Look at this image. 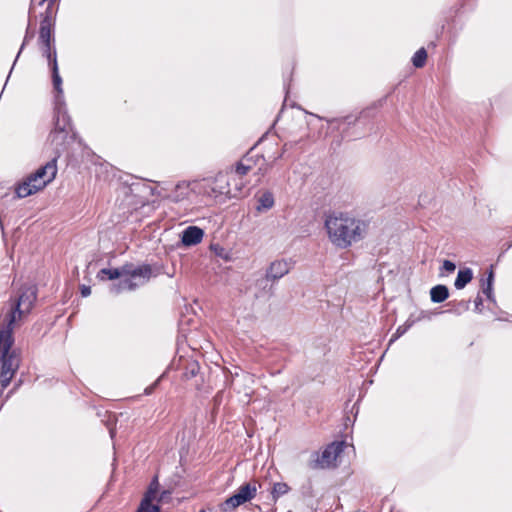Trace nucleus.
I'll return each mask as SVG.
<instances>
[{
  "label": "nucleus",
  "mask_w": 512,
  "mask_h": 512,
  "mask_svg": "<svg viewBox=\"0 0 512 512\" xmlns=\"http://www.w3.org/2000/svg\"><path fill=\"white\" fill-rule=\"evenodd\" d=\"M275 204L274 195L271 191H263L257 198L256 210L260 213L270 210Z\"/></svg>",
  "instance_id": "obj_15"
},
{
  "label": "nucleus",
  "mask_w": 512,
  "mask_h": 512,
  "mask_svg": "<svg viewBox=\"0 0 512 512\" xmlns=\"http://www.w3.org/2000/svg\"><path fill=\"white\" fill-rule=\"evenodd\" d=\"M367 111H362L359 116H353V115H347L344 117H337V118H323L318 115H315V117L325 120L328 124H330L334 129L340 131L342 128V137L345 138L348 135L345 134V129L349 128L350 126L355 125L362 117L366 115ZM314 116V114H312Z\"/></svg>",
  "instance_id": "obj_9"
},
{
  "label": "nucleus",
  "mask_w": 512,
  "mask_h": 512,
  "mask_svg": "<svg viewBox=\"0 0 512 512\" xmlns=\"http://www.w3.org/2000/svg\"><path fill=\"white\" fill-rule=\"evenodd\" d=\"M470 301H461L458 303V306L461 307L463 310L469 309Z\"/></svg>",
  "instance_id": "obj_49"
},
{
  "label": "nucleus",
  "mask_w": 512,
  "mask_h": 512,
  "mask_svg": "<svg viewBox=\"0 0 512 512\" xmlns=\"http://www.w3.org/2000/svg\"><path fill=\"white\" fill-rule=\"evenodd\" d=\"M205 232L202 228L190 225L180 234V242L184 247L196 246L202 242Z\"/></svg>",
  "instance_id": "obj_10"
},
{
  "label": "nucleus",
  "mask_w": 512,
  "mask_h": 512,
  "mask_svg": "<svg viewBox=\"0 0 512 512\" xmlns=\"http://www.w3.org/2000/svg\"><path fill=\"white\" fill-rule=\"evenodd\" d=\"M289 491V486L286 483L278 482L273 485L272 495L274 499L286 494Z\"/></svg>",
  "instance_id": "obj_29"
},
{
  "label": "nucleus",
  "mask_w": 512,
  "mask_h": 512,
  "mask_svg": "<svg viewBox=\"0 0 512 512\" xmlns=\"http://www.w3.org/2000/svg\"><path fill=\"white\" fill-rule=\"evenodd\" d=\"M229 373H230V376H229V377H228V376H226V381H225V382H226L227 384H232V382H233L234 378H235L236 376H238V372H235L234 374H233L232 372H229Z\"/></svg>",
  "instance_id": "obj_48"
},
{
  "label": "nucleus",
  "mask_w": 512,
  "mask_h": 512,
  "mask_svg": "<svg viewBox=\"0 0 512 512\" xmlns=\"http://www.w3.org/2000/svg\"><path fill=\"white\" fill-rule=\"evenodd\" d=\"M486 278H482L481 279V284L482 285H490V286H493L494 285V279H495V274H494V265H490L487 273H486Z\"/></svg>",
  "instance_id": "obj_33"
},
{
  "label": "nucleus",
  "mask_w": 512,
  "mask_h": 512,
  "mask_svg": "<svg viewBox=\"0 0 512 512\" xmlns=\"http://www.w3.org/2000/svg\"><path fill=\"white\" fill-rule=\"evenodd\" d=\"M67 110L63 90L54 94V113H64Z\"/></svg>",
  "instance_id": "obj_24"
},
{
  "label": "nucleus",
  "mask_w": 512,
  "mask_h": 512,
  "mask_svg": "<svg viewBox=\"0 0 512 512\" xmlns=\"http://www.w3.org/2000/svg\"><path fill=\"white\" fill-rule=\"evenodd\" d=\"M228 398V394L225 390H220L216 393L212 400V407H211V414L212 416H216L217 414L221 413V406L223 405L225 407L226 400Z\"/></svg>",
  "instance_id": "obj_21"
},
{
  "label": "nucleus",
  "mask_w": 512,
  "mask_h": 512,
  "mask_svg": "<svg viewBox=\"0 0 512 512\" xmlns=\"http://www.w3.org/2000/svg\"><path fill=\"white\" fill-rule=\"evenodd\" d=\"M284 147H286V145H285ZM285 150H286V149H285V148H283L282 152H280V154H278V155L275 157V160H278V159L282 158V157H283V155H284Z\"/></svg>",
  "instance_id": "obj_50"
},
{
  "label": "nucleus",
  "mask_w": 512,
  "mask_h": 512,
  "mask_svg": "<svg viewBox=\"0 0 512 512\" xmlns=\"http://www.w3.org/2000/svg\"><path fill=\"white\" fill-rule=\"evenodd\" d=\"M291 266L292 262L286 259L275 260L270 263L265 274L275 283L289 273Z\"/></svg>",
  "instance_id": "obj_11"
},
{
  "label": "nucleus",
  "mask_w": 512,
  "mask_h": 512,
  "mask_svg": "<svg viewBox=\"0 0 512 512\" xmlns=\"http://www.w3.org/2000/svg\"><path fill=\"white\" fill-rule=\"evenodd\" d=\"M52 5H53L52 2H50L48 4L45 12L42 15V19L41 20L49 19L50 24H55V21H54V11H53Z\"/></svg>",
  "instance_id": "obj_35"
},
{
  "label": "nucleus",
  "mask_w": 512,
  "mask_h": 512,
  "mask_svg": "<svg viewBox=\"0 0 512 512\" xmlns=\"http://www.w3.org/2000/svg\"><path fill=\"white\" fill-rule=\"evenodd\" d=\"M109 416H122V413H119V414H110Z\"/></svg>",
  "instance_id": "obj_52"
},
{
  "label": "nucleus",
  "mask_w": 512,
  "mask_h": 512,
  "mask_svg": "<svg viewBox=\"0 0 512 512\" xmlns=\"http://www.w3.org/2000/svg\"><path fill=\"white\" fill-rule=\"evenodd\" d=\"M32 174L39 180L49 179V183L52 182L57 174V156L40 166Z\"/></svg>",
  "instance_id": "obj_13"
},
{
  "label": "nucleus",
  "mask_w": 512,
  "mask_h": 512,
  "mask_svg": "<svg viewBox=\"0 0 512 512\" xmlns=\"http://www.w3.org/2000/svg\"><path fill=\"white\" fill-rule=\"evenodd\" d=\"M105 425H106V426H107V428L109 429V433H110L111 438H113V437H114V434H115V429H114V427H113V425H114V421H110V420H109V421H107V422L105 423Z\"/></svg>",
  "instance_id": "obj_46"
},
{
  "label": "nucleus",
  "mask_w": 512,
  "mask_h": 512,
  "mask_svg": "<svg viewBox=\"0 0 512 512\" xmlns=\"http://www.w3.org/2000/svg\"><path fill=\"white\" fill-rule=\"evenodd\" d=\"M192 194L190 183H178L174 189L168 194L167 199L174 203H180L188 200Z\"/></svg>",
  "instance_id": "obj_14"
},
{
  "label": "nucleus",
  "mask_w": 512,
  "mask_h": 512,
  "mask_svg": "<svg viewBox=\"0 0 512 512\" xmlns=\"http://www.w3.org/2000/svg\"><path fill=\"white\" fill-rule=\"evenodd\" d=\"M264 137H265V135H263L261 138H259L258 143L261 142L264 139Z\"/></svg>",
  "instance_id": "obj_53"
},
{
  "label": "nucleus",
  "mask_w": 512,
  "mask_h": 512,
  "mask_svg": "<svg viewBox=\"0 0 512 512\" xmlns=\"http://www.w3.org/2000/svg\"><path fill=\"white\" fill-rule=\"evenodd\" d=\"M291 80H292V73H290L289 76H284V89L286 91V94H288Z\"/></svg>",
  "instance_id": "obj_45"
},
{
  "label": "nucleus",
  "mask_w": 512,
  "mask_h": 512,
  "mask_svg": "<svg viewBox=\"0 0 512 512\" xmlns=\"http://www.w3.org/2000/svg\"><path fill=\"white\" fill-rule=\"evenodd\" d=\"M427 61V51L424 47H421L418 49L413 57H412V64L415 68H422Z\"/></svg>",
  "instance_id": "obj_23"
},
{
  "label": "nucleus",
  "mask_w": 512,
  "mask_h": 512,
  "mask_svg": "<svg viewBox=\"0 0 512 512\" xmlns=\"http://www.w3.org/2000/svg\"><path fill=\"white\" fill-rule=\"evenodd\" d=\"M248 289L253 292V296L256 299H269L274 294V283L265 273H255L253 275V283L250 284Z\"/></svg>",
  "instance_id": "obj_6"
},
{
  "label": "nucleus",
  "mask_w": 512,
  "mask_h": 512,
  "mask_svg": "<svg viewBox=\"0 0 512 512\" xmlns=\"http://www.w3.org/2000/svg\"><path fill=\"white\" fill-rule=\"evenodd\" d=\"M137 512H160V506L153 503H140Z\"/></svg>",
  "instance_id": "obj_31"
},
{
  "label": "nucleus",
  "mask_w": 512,
  "mask_h": 512,
  "mask_svg": "<svg viewBox=\"0 0 512 512\" xmlns=\"http://www.w3.org/2000/svg\"><path fill=\"white\" fill-rule=\"evenodd\" d=\"M210 250L214 253L215 256L222 258L225 261L231 260L230 252L218 243H212L210 245Z\"/></svg>",
  "instance_id": "obj_26"
},
{
  "label": "nucleus",
  "mask_w": 512,
  "mask_h": 512,
  "mask_svg": "<svg viewBox=\"0 0 512 512\" xmlns=\"http://www.w3.org/2000/svg\"><path fill=\"white\" fill-rule=\"evenodd\" d=\"M474 304H475V311L478 312V313H481L482 312V307H483V299L480 295H478L474 301Z\"/></svg>",
  "instance_id": "obj_41"
},
{
  "label": "nucleus",
  "mask_w": 512,
  "mask_h": 512,
  "mask_svg": "<svg viewBox=\"0 0 512 512\" xmlns=\"http://www.w3.org/2000/svg\"><path fill=\"white\" fill-rule=\"evenodd\" d=\"M256 162L253 161V157L249 156V153H247L242 160L238 161L235 164V172L239 176H245L248 174V172L253 168V165Z\"/></svg>",
  "instance_id": "obj_20"
},
{
  "label": "nucleus",
  "mask_w": 512,
  "mask_h": 512,
  "mask_svg": "<svg viewBox=\"0 0 512 512\" xmlns=\"http://www.w3.org/2000/svg\"><path fill=\"white\" fill-rule=\"evenodd\" d=\"M449 297V289L444 284H437L430 289V299L433 303H442Z\"/></svg>",
  "instance_id": "obj_19"
},
{
  "label": "nucleus",
  "mask_w": 512,
  "mask_h": 512,
  "mask_svg": "<svg viewBox=\"0 0 512 512\" xmlns=\"http://www.w3.org/2000/svg\"><path fill=\"white\" fill-rule=\"evenodd\" d=\"M41 45L42 55L49 56L52 53H57L54 43H39Z\"/></svg>",
  "instance_id": "obj_34"
},
{
  "label": "nucleus",
  "mask_w": 512,
  "mask_h": 512,
  "mask_svg": "<svg viewBox=\"0 0 512 512\" xmlns=\"http://www.w3.org/2000/svg\"><path fill=\"white\" fill-rule=\"evenodd\" d=\"M118 283H113L110 285V292L112 294L118 295L123 291H134L140 285L144 284L147 280L139 279V278H131L130 276L122 277Z\"/></svg>",
  "instance_id": "obj_12"
},
{
  "label": "nucleus",
  "mask_w": 512,
  "mask_h": 512,
  "mask_svg": "<svg viewBox=\"0 0 512 512\" xmlns=\"http://www.w3.org/2000/svg\"><path fill=\"white\" fill-rule=\"evenodd\" d=\"M511 247H512V242L507 244L506 251L509 250Z\"/></svg>",
  "instance_id": "obj_51"
},
{
  "label": "nucleus",
  "mask_w": 512,
  "mask_h": 512,
  "mask_svg": "<svg viewBox=\"0 0 512 512\" xmlns=\"http://www.w3.org/2000/svg\"><path fill=\"white\" fill-rule=\"evenodd\" d=\"M481 287H482V292L485 294L486 298L490 301V302H493L495 303L496 300H495V296H494V292H493V286H490V285H482L481 284Z\"/></svg>",
  "instance_id": "obj_36"
},
{
  "label": "nucleus",
  "mask_w": 512,
  "mask_h": 512,
  "mask_svg": "<svg viewBox=\"0 0 512 512\" xmlns=\"http://www.w3.org/2000/svg\"><path fill=\"white\" fill-rule=\"evenodd\" d=\"M97 278L101 281L103 280H116L120 279V271L118 267L116 268H103L97 273Z\"/></svg>",
  "instance_id": "obj_22"
},
{
  "label": "nucleus",
  "mask_w": 512,
  "mask_h": 512,
  "mask_svg": "<svg viewBox=\"0 0 512 512\" xmlns=\"http://www.w3.org/2000/svg\"><path fill=\"white\" fill-rule=\"evenodd\" d=\"M413 322L409 323V322H406L404 325H401L399 326L395 333L392 335L390 341H389V345L396 341L398 338H400L402 335H404L409 329L410 327L412 326Z\"/></svg>",
  "instance_id": "obj_30"
},
{
  "label": "nucleus",
  "mask_w": 512,
  "mask_h": 512,
  "mask_svg": "<svg viewBox=\"0 0 512 512\" xmlns=\"http://www.w3.org/2000/svg\"><path fill=\"white\" fill-rule=\"evenodd\" d=\"M161 380V377H159L154 383H152L151 385H149L148 387L145 388L144 390V394L145 395H150L153 393V391L157 388V386L159 385V382Z\"/></svg>",
  "instance_id": "obj_39"
},
{
  "label": "nucleus",
  "mask_w": 512,
  "mask_h": 512,
  "mask_svg": "<svg viewBox=\"0 0 512 512\" xmlns=\"http://www.w3.org/2000/svg\"><path fill=\"white\" fill-rule=\"evenodd\" d=\"M118 269L121 277L130 276L131 278L149 280L152 275V268L149 264L135 266L133 263L126 262Z\"/></svg>",
  "instance_id": "obj_8"
},
{
  "label": "nucleus",
  "mask_w": 512,
  "mask_h": 512,
  "mask_svg": "<svg viewBox=\"0 0 512 512\" xmlns=\"http://www.w3.org/2000/svg\"><path fill=\"white\" fill-rule=\"evenodd\" d=\"M257 493V488L255 484L245 483L241 485L237 492L227 498L223 503L219 505L220 512H228L236 509L240 505L245 504L246 502L252 500Z\"/></svg>",
  "instance_id": "obj_5"
},
{
  "label": "nucleus",
  "mask_w": 512,
  "mask_h": 512,
  "mask_svg": "<svg viewBox=\"0 0 512 512\" xmlns=\"http://www.w3.org/2000/svg\"><path fill=\"white\" fill-rule=\"evenodd\" d=\"M252 150H254V147H251V149H249L248 153L250 154V152H252Z\"/></svg>",
  "instance_id": "obj_54"
},
{
  "label": "nucleus",
  "mask_w": 512,
  "mask_h": 512,
  "mask_svg": "<svg viewBox=\"0 0 512 512\" xmlns=\"http://www.w3.org/2000/svg\"><path fill=\"white\" fill-rule=\"evenodd\" d=\"M21 363L20 351L11 346V340H8L0 355V386L7 388L14 375L18 371Z\"/></svg>",
  "instance_id": "obj_2"
},
{
  "label": "nucleus",
  "mask_w": 512,
  "mask_h": 512,
  "mask_svg": "<svg viewBox=\"0 0 512 512\" xmlns=\"http://www.w3.org/2000/svg\"><path fill=\"white\" fill-rule=\"evenodd\" d=\"M252 150H254V147H251V149H249L248 153L250 154V152H252Z\"/></svg>",
  "instance_id": "obj_55"
},
{
  "label": "nucleus",
  "mask_w": 512,
  "mask_h": 512,
  "mask_svg": "<svg viewBox=\"0 0 512 512\" xmlns=\"http://www.w3.org/2000/svg\"><path fill=\"white\" fill-rule=\"evenodd\" d=\"M80 293L82 297H88L91 294V287L87 285L80 286Z\"/></svg>",
  "instance_id": "obj_42"
},
{
  "label": "nucleus",
  "mask_w": 512,
  "mask_h": 512,
  "mask_svg": "<svg viewBox=\"0 0 512 512\" xmlns=\"http://www.w3.org/2000/svg\"><path fill=\"white\" fill-rule=\"evenodd\" d=\"M199 371H200L199 363L196 361H190L186 365L184 377H185V379L189 380V379L195 377L199 373Z\"/></svg>",
  "instance_id": "obj_27"
},
{
  "label": "nucleus",
  "mask_w": 512,
  "mask_h": 512,
  "mask_svg": "<svg viewBox=\"0 0 512 512\" xmlns=\"http://www.w3.org/2000/svg\"><path fill=\"white\" fill-rule=\"evenodd\" d=\"M345 443L332 442L322 451H313L307 461V466L311 470H324L335 467L338 456L343 452Z\"/></svg>",
  "instance_id": "obj_3"
},
{
  "label": "nucleus",
  "mask_w": 512,
  "mask_h": 512,
  "mask_svg": "<svg viewBox=\"0 0 512 512\" xmlns=\"http://www.w3.org/2000/svg\"><path fill=\"white\" fill-rule=\"evenodd\" d=\"M442 269L448 273L454 272L456 269V264L451 260H444L442 264Z\"/></svg>",
  "instance_id": "obj_38"
},
{
  "label": "nucleus",
  "mask_w": 512,
  "mask_h": 512,
  "mask_svg": "<svg viewBox=\"0 0 512 512\" xmlns=\"http://www.w3.org/2000/svg\"><path fill=\"white\" fill-rule=\"evenodd\" d=\"M140 187H145V184L141 183V182H137V183H132L130 185V191L132 193H136L140 190Z\"/></svg>",
  "instance_id": "obj_44"
},
{
  "label": "nucleus",
  "mask_w": 512,
  "mask_h": 512,
  "mask_svg": "<svg viewBox=\"0 0 512 512\" xmlns=\"http://www.w3.org/2000/svg\"><path fill=\"white\" fill-rule=\"evenodd\" d=\"M55 24H50L49 19L40 21L39 43H54L53 28Z\"/></svg>",
  "instance_id": "obj_16"
},
{
  "label": "nucleus",
  "mask_w": 512,
  "mask_h": 512,
  "mask_svg": "<svg viewBox=\"0 0 512 512\" xmlns=\"http://www.w3.org/2000/svg\"><path fill=\"white\" fill-rule=\"evenodd\" d=\"M35 300V291L22 292L11 304L9 311L4 316V322H7L9 326L15 327L17 319H20L23 314L30 312Z\"/></svg>",
  "instance_id": "obj_4"
},
{
  "label": "nucleus",
  "mask_w": 512,
  "mask_h": 512,
  "mask_svg": "<svg viewBox=\"0 0 512 512\" xmlns=\"http://www.w3.org/2000/svg\"><path fill=\"white\" fill-rule=\"evenodd\" d=\"M156 496L157 492L153 491L152 489H147L140 503H152L156 499Z\"/></svg>",
  "instance_id": "obj_37"
},
{
  "label": "nucleus",
  "mask_w": 512,
  "mask_h": 512,
  "mask_svg": "<svg viewBox=\"0 0 512 512\" xmlns=\"http://www.w3.org/2000/svg\"><path fill=\"white\" fill-rule=\"evenodd\" d=\"M71 132V138L74 140L77 136L76 131L73 128L71 117L68 111L64 113H54V129L51 133L53 140H55L58 134H63V138H66Z\"/></svg>",
  "instance_id": "obj_7"
},
{
  "label": "nucleus",
  "mask_w": 512,
  "mask_h": 512,
  "mask_svg": "<svg viewBox=\"0 0 512 512\" xmlns=\"http://www.w3.org/2000/svg\"><path fill=\"white\" fill-rule=\"evenodd\" d=\"M158 488H159L158 477H157V476H155V477L152 479V481L150 482L148 489H152L153 491H155V492H157V493H158Z\"/></svg>",
  "instance_id": "obj_43"
},
{
  "label": "nucleus",
  "mask_w": 512,
  "mask_h": 512,
  "mask_svg": "<svg viewBox=\"0 0 512 512\" xmlns=\"http://www.w3.org/2000/svg\"><path fill=\"white\" fill-rule=\"evenodd\" d=\"M53 70L51 71L52 84L55 92H61L62 88V77L59 73L58 63H53Z\"/></svg>",
  "instance_id": "obj_25"
},
{
  "label": "nucleus",
  "mask_w": 512,
  "mask_h": 512,
  "mask_svg": "<svg viewBox=\"0 0 512 512\" xmlns=\"http://www.w3.org/2000/svg\"><path fill=\"white\" fill-rule=\"evenodd\" d=\"M34 35H35L34 31H32V30L30 29V25H28V27H27V29H26V32H25V36H24L23 42H22V44H21V47H20L19 52H18V53H17V55H16V58H15V60H14L13 65H15V63H16V61H17V59L19 58V56H20V54H21L22 50H23V49H24V47L27 45V43H28L30 40H32V39L34 38ZM12 67H14V66H12ZM12 70H13V68H11V70H10L9 74H11ZM8 76H10V75H8ZM8 79H9V77H7V80H8Z\"/></svg>",
  "instance_id": "obj_28"
},
{
  "label": "nucleus",
  "mask_w": 512,
  "mask_h": 512,
  "mask_svg": "<svg viewBox=\"0 0 512 512\" xmlns=\"http://www.w3.org/2000/svg\"><path fill=\"white\" fill-rule=\"evenodd\" d=\"M39 191V186H33L29 179L26 177L22 182L18 183L15 188V193L18 198H26Z\"/></svg>",
  "instance_id": "obj_17"
},
{
  "label": "nucleus",
  "mask_w": 512,
  "mask_h": 512,
  "mask_svg": "<svg viewBox=\"0 0 512 512\" xmlns=\"http://www.w3.org/2000/svg\"><path fill=\"white\" fill-rule=\"evenodd\" d=\"M46 59H47V62H48V66L50 68V70H53V63H58L57 62V53H52L50 54L49 56H44Z\"/></svg>",
  "instance_id": "obj_40"
},
{
  "label": "nucleus",
  "mask_w": 512,
  "mask_h": 512,
  "mask_svg": "<svg viewBox=\"0 0 512 512\" xmlns=\"http://www.w3.org/2000/svg\"><path fill=\"white\" fill-rule=\"evenodd\" d=\"M473 279V271L469 267L461 268L458 270L454 286L457 290L464 289L468 283Z\"/></svg>",
  "instance_id": "obj_18"
},
{
  "label": "nucleus",
  "mask_w": 512,
  "mask_h": 512,
  "mask_svg": "<svg viewBox=\"0 0 512 512\" xmlns=\"http://www.w3.org/2000/svg\"><path fill=\"white\" fill-rule=\"evenodd\" d=\"M169 495H170V492H169V491H163V492L159 495V497H158L157 501H158V502H163L165 499H167V498L169 497Z\"/></svg>",
  "instance_id": "obj_47"
},
{
  "label": "nucleus",
  "mask_w": 512,
  "mask_h": 512,
  "mask_svg": "<svg viewBox=\"0 0 512 512\" xmlns=\"http://www.w3.org/2000/svg\"><path fill=\"white\" fill-rule=\"evenodd\" d=\"M27 178L29 179V181L31 182V184L34 186H39V191L43 190L48 184H49V179L47 180H39L38 178L35 177V175H33L32 173H30Z\"/></svg>",
  "instance_id": "obj_32"
},
{
  "label": "nucleus",
  "mask_w": 512,
  "mask_h": 512,
  "mask_svg": "<svg viewBox=\"0 0 512 512\" xmlns=\"http://www.w3.org/2000/svg\"><path fill=\"white\" fill-rule=\"evenodd\" d=\"M366 226L364 221L344 213L328 215L325 219V228L331 242L342 249L360 241Z\"/></svg>",
  "instance_id": "obj_1"
}]
</instances>
